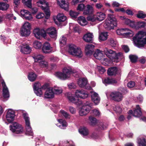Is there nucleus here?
<instances>
[{
    "mask_svg": "<svg viewBox=\"0 0 146 146\" xmlns=\"http://www.w3.org/2000/svg\"><path fill=\"white\" fill-rule=\"evenodd\" d=\"M53 92H54L56 94H59L62 92V90L60 88H52Z\"/></svg>",
    "mask_w": 146,
    "mask_h": 146,
    "instance_id": "52",
    "label": "nucleus"
},
{
    "mask_svg": "<svg viewBox=\"0 0 146 146\" xmlns=\"http://www.w3.org/2000/svg\"><path fill=\"white\" fill-rule=\"evenodd\" d=\"M110 45L112 47L115 46L117 42L115 39L112 38H111L109 40Z\"/></svg>",
    "mask_w": 146,
    "mask_h": 146,
    "instance_id": "48",
    "label": "nucleus"
},
{
    "mask_svg": "<svg viewBox=\"0 0 146 146\" xmlns=\"http://www.w3.org/2000/svg\"><path fill=\"white\" fill-rule=\"evenodd\" d=\"M106 15L105 14L102 12H98L95 15H92V22L96 20L102 21L104 20L105 18Z\"/></svg>",
    "mask_w": 146,
    "mask_h": 146,
    "instance_id": "15",
    "label": "nucleus"
},
{
    "mask_svg": "<svg viewBox=\"0 0 146 146\" xmlns=\"http://www.w3.org/2000/svg\"><path fill=\"white\" fill-rule=\"evenodd\" d=\"M77 83L79 86L80 88L89 90H90L91 89V87L88 83V80L86 78H79L77 81Z\"/></svg>",
    "mask_w": 146,
    "mask_h": 146,
    "instance_id": "8",
    "label": "nucleus"
},
{
    "mask_svg": "<svg viewBox=\"0 0 146 146\" xmlns=\"http://www.w3.org/2000/svg\"><path fill=\"white\" fill-rule=\"evenodd\" d=\"M108 34L107 32L102 33L99 35V39L100 40L104 41L107 39Z\"/></svg>",
    "mask_w": 146,
    "mask_h": 146,
    "instance_id": "39",
    "label": "nucleus"
},
{
    "mask_svg": "<svg viewBox=\"0 0 146 146\" xmlns=\"http://www.w3.org/2000/svg\"><path fill=\"white\" fill-rule=\"evenodd\" d=\"M91 109V103L87 102L84 105L82 108L79 111L80 115L83 116L88 113Z\"/></svg>",
    "mask_w": 146,
    "mask_h": 146,
    "instance_id": "9",
    "label": "nucleus"
},
{
    "mask_svg": "<svg viewBox=\"0 0 146 146\" xmlns=\"http://www.w3.org/2000/svg\"><path fill=\"white\" fill-rule=\"evenodd\" d=\"M36 77V75L35 73L31 72L28 75V78L30 81L33 82L35 80Z\"/></svg>",
    "mask_w": 146,
    "mask_h": 146,
    "instance_id": "35",
    "label": "nucleus"
},
{
    "mask_svg": "<svg viewBox=\"0 0 146 146\" xmlns=\"http://www.w3.org/2000/svg\"><path fill=\"white\" fill-rule=\"evenodd\" d=\"M67 39L64 36L62 37L60 39L59 42L60 44L63 45H65L66 43Z\"/></svg>",
    "mask_w": 146,
    "mask_h": 146,
    "instance_id": "53",
    "label": "nucleus"
},
{
    "mask_svg": "<svg viewBox=\"0 0 146 146\" xmlns=\"http://www.w3.org/2000/svg\"><path fill=\"white\" fill-rule=\"evenodd\" d=\"M65 96L71 102L78 106L82 104V101L78 98H75L70 92H68L65 94Z\"/></svg>",
    "mask_w": 146,
    "mask_h": 146,
    "instance_id": "10",
    "label": "nucleus"
},
{
    "mask_svg": "<svg viewBox=\"0 0 146 146\" xmlns=\"http://www.w3.org/2000/svg\"><path fill=\"white\" fill-rule=\"evenodd\" d=\"M41 43L37 41H35L33 43V46L36 49H39L42 46Z\"/></svg>",
    "mask_w": 146,
    "mask_h": 146,
    "instance_id": "46",
    "label": "nucleus"
},
{
    "mask_svg": "<svg viewBox=\"0 0 146 146\" xmlns=\"http://www.w3.org/2000/svg\"><path fill=\"white\" fill-rule=\"evenodd\" d=\"M39 64L42 68L46 67L48 66V63L45 61H42Z\"/></svg>",
    "mask_w": 146,
    "mask_h": 146,
    "instance_id": "59",
    "label": "nucleus"
},
{
    "mask_svg": "<svg viewBox=\"0 0 146 146\" xmlns=\"http://www.w3.org/2000/svg\"><path fill=\"white\" fill-rule=\"evenodd\" d=\"M83 38L85 42H90L91 41V34L90 33H86L83 36Z\"/></svg>",
    "mask_w": 146,
    "mask_h": 146,
    "instance_id": "34",
    "label": "nucleus"
},
{
    "mask_svg": "<svg viewBox=\"0 0 146 146\" xmlns=\"http://www.w3.org/2000/svg\"><path fill=\"white\" fill-rule=\"evenodd\" d=\"M103 83L105 84L106 85L107 84L116 83L117 81L113 79L107 78H105L104 81H103Z\"/></svg>",
    "mask_w": 146,
    "mask_h": 146,
    "instance_id": "31",
    "label": "nucleus"
},
{
    "mask_svg": "<svg viewBox=\"0 0 146 146\" xmlns=\"http://www.w3.org/2000/svg\"><path fill=\"white\" fill-rule=\"evenodd\" d=\"M117 25V22L116 18L113 15L108 14V19L104 21V26L106 29L110 30L113 29L114 27Z\"/></svg>",
    "mask_w": 146,
    "mask_h": 146,
    "instance_id": "3",
    "label": "nucleus"
},
{
    "mask_svg": "<svg viewBox=\"0 0 146 146\" xmlns=\"http://www.w3.org/2000/svg\"><path fill=\"white\" fill-rule=\"evenodd\" d=\"M40 84L38 82L35 83L33 86V89L35 93L37 96H40L42 94L41 88Z\"/></svg>",
    "mask_w": 146,
    "mask_h": 146,
    "instance_id": "17",
    "label": "nucleus"
},
{
    "mask_svg": "<svg viewBox=\"0 0 146 146\" xmlns=\"http://www.w3.org/2000/svg\"><path fill=\"white\" fill-rule=\"evenodd\" d=\"M46 32V34H47L52 38H56L57 36V32L56 29L53 27L48 28Z\"/></svg>",
    "mask_w": 146,
    "mask_h": 146,
    "instance_id": "16",
    "label": "nucleus"
},
{
    "mask_svg": "<svg viewBox=\"0 0 146 146\" xmlns=\"http://www.w3.org/2000/svg\"><path fill=\"white\" fill-rule=\"evenodd\" d=\"M85 52L86 54L88 56H90L91 55V45H87L85 48Z\"/></svg>",
    "mask_w": 146,
    "mask_h": 146,
    "instance_id": "36",
    "label": "nucleus"
},
{
    "mask_svg": "<svg viewBox=\"0 0 146 146\" xmlns=\"http://www.w3.org/2000/svg\"><path fill=\"white\" fill-rule=\"evenodd\" d=\"M78 131L83 136H86L89 133L88 129L85 127H80Z\"/></svg>",
    "mask_w": 146,
    "mask_h": 146,
    "instance_id": "30",
    "label": "nucleus"
},
{
    "mask_svg": "<svg viewBox=\"0 0 146 146\" xmlns=\"http://www.w3.org/2000/svg\"><path fill=\"white\" fill-rule=\"evenodd\" d=\"M15 116L14 111L11 109H9L6 115V119L10 123L13 121Z\"/></svg>",
    "mask_w": 146,
    "mask_h": 146,
    "instance_id": "22",
    "label": "nucleus"
},
{
    "mask_svg": "<svg viewBox=\"0 0 146 146\" xmlns=\"http://www.w3.org/2000/svg\"><path fill=\"white\" fill-rule=\"evenodd\" d=\"M78 22L81 25L84 26L87 25L88 22L86 18L83 16H80L78 19Z\"/></svg>",
    "mask_w": 146,
    "mask_h": 146,
    "instance_id": "26",
    "label": "nucleus"
},
{
    "mask_svg": "<svg viewBox=\"0 0 146 146\" xmlns=\"http://www.w3.org/2000/svg\"><path fill=\"white\" fill-rule=\"evenodd\" d=\"M32 0H22V2L28 7L31 8L32 7Z\"/></svg>",
    "mask_w": 146,
    "mask_h": 146,
    "instance_id": "47",
    "label": "nucleus"
},
{
    "mask_svg": "<svg viewBox=\"0 0 146 146\" xmlns=\"http://www.w3.org/2000/svg\"><path fill=\"white\" fill-rule=\"evenodd\" d=\"M91 6L89 5H87L86 6L83 4H79L77 7V10L82 11L84 9L83 14L87 16V19L88 21H91Z\"/></svg>",
    "mask_w": 146,
    "mask_h": 146,
    "instance_id": "5",
    "label": "nucleus"
},
{
    "mask_svg": "<svg viewBox=\"0 0 146 146\" xmlns=\"http://www.w3.org/2000/svg\"><path fill=\"white\" fill-rule=\"evenodd\" d=\"M56 19L59 22L61 23L65 21L66 18L63 14L59 13L57 15Z\"/></svg>",
    "mask_w": 146,
    "mask_h": 146,
    "instance_id": "33",
    "label": "nucleus"
},
{
    "mask_svg": "<svg viewBox=\"0 0 146 146\" xmlns=\"http://www.w3.org/2000/svg\"><path fill=\"white\" fill-rule=\"evenodd\" d=\"M96 126L98 127V130H104L107 127V125L103 123L100 122L96 118L92 117V126Z\"/></svg>",
    "mask_w": 146,
    "mask_h": 146,
    "instance_id": "11",
    "label": "nucleus"
},
{
    "mask_svg": "<svg viewBox=\"0 0 146 146\" xmlns=\"http://www.w3.org/2000/svg\"><path fill=\"white\" fill-rule=\"evenodd\" d=\"M31 25L28 22H25L23 24L21 30V34L22 36H26L30 34Z\"/></svg>",
    "mask_w": 146,
    "mask_h": 146,
    "instance_id": "7",
    "label": "nucleus"
},
{
    "mask_svg": "<svg viewBox=\"0 0 146 146\" xmlns=\"http://www.w3.org/2000/svg\"><path fill=\"white\" fill-rule=\"evenodd\" d=\"M135 85V83L133 81H130L128 82L127 84L128 87L129 88H133Z\"/></svg>",
    "mask_w": 146,
    "mask_h": 146,
    "instance_id": "61",
    "label": "nucleus"
},
{
    "mask_svg": "<svg viewBox=\"0 0 146 146\" xmlns=\"http://www.w3.org/2000/svg\"><path fill=\"white\" fill-rule=\"evenodd\" d=\"M60 112L66 118H70V115L67 112L63 110H61Z\"/></svg>",
    "mask_w": 146,
    "mask_h": 146,
    "instance_id": "58",
    "label": "nucleus"
},
{
    "mask_svg": "<svg viewBox=\"0 0 146 146\" xmlns=\"http://www.w3.org/2000/svg\"><path fill=\"white\" fill-rule=\"evenodd\" d=\"M44 16V13H40L36 15V17L37 19H40L43 18Z\"/></svg>",
    "mask_w": 146,
    "mask_h": 146,
    "instance_id": "62",
    "label": "nucleus"
},
{
    "mask_svg": "<svg viewBox=\"0 0 146 146\" xmlns=\"http://www.w3.org/2000/svg\"><path fill=\"white\" fill-rule=\"evenodd\" d=\"M68 52L71 55L79 58H81L83 56L81 49L73 44L69 45Z\"/></svg>",
    "mask_w": 146,
    "mask_h": 146,
    "instance_id": "6",
    "label": "nucleus"
},
{
    "mask_svg": "<svg viewBox=\"0 0 146 146\" xmlns=\"http://www.w3.org/2000/svg\"><path fill=\"white\" fill-rule=\"evenodd\" d=\"M42 8L45 13L46 14L45 18L48 19L50 15V11L48 8L47 7H44L43 6H42Z\"/></svg>",
    "mask_w": 146,
    "mask_h": 146,
    "instance_id": "41",
    "label": "nucleus"
},
{
    "mask_svg": "<svg viewBox=\"0 0 146 146\" xmlns=\"http://www.w3.org/2000/svg\"><path fill=\"white\" fill-rule=\"evenodd\" d=\"M9 5L6 3H0V10H6L9 7Z\"/></svg>",
    "mask_w": 146,
    "mask_h": 146,
    "instance_id": "43",
    "label": "nucleus"
},
{
    "mask_svg": "<svg viewBox=\"0 0 146 146\" xmlns=\"http://www.w3.org/2000/svg\"><path fill=\"white\" fill-rule=\"evenodd\" d=\"M75 94L78 98L85 99L88 97V94L83 90H77L75 92Z\"/></svg>",
    "mask_w": 146,
    "mask_h": 146,
    "instance_id": "18",
    "label": "nucleus"
},
{
    "mask_svg": "<svg viewBox=\"0 0 146 146\" xmlns=\"http://www.w3.org/2000/svg\"><path fill=\"white\" fill-rule=\"evenodd\" d=\"M117 71V68L116 67H111L108 70V74L110 76L115 75L116 74Z\"/></svg>",
    "mask_w": 146,
    "mask_h": 146,
    "instance_id": "32",
    "label": "nucleus"
},
{
    "mask_svg": "<svg viewBox=\"0 0 146 146\" xmlns=\"http://www.w3.org/2000/svg\"><path fill=\"white\" fill-rule=\"evenodd\" d=\"M146 27V23L144 22H137L136 29Z\"/></svg>",
    "mask_w": 146,
    "mask_h": 146,
    "instance_id": "42",
    "label": "nucleus"
},
{
    "mask_svg": "<svg viewBox=\"0 0 146 146\" xmlns=\"http://www.w3.org/2000/svg\"><path fill=\"white\" fill-rule=\"evenodd\" d=\"M20 47L21 52L24 54H29L31 51V48L26 44H23L20 46Z\"/></svg>",
    "mask_w": 146,
    "mask_h": 146,
    "instance_id": "20",
    "label": "nucleus"
},
{
    "mask_svg": "<svg viewBox=\"0 0 146 146\" xmlns=\"http://www.w3.org/2000/svg\"><path fill=\"white\" fill-rule=\"evenodd\" d=\"M137 142L138 146H146V141L145 138H138Z\"/></svg>",
    "mask_w": 146,
    "mask_h": 146,
    "instance_id": "38",
    "label": "nucleus"
},
{
    "mask_svg": "<svg viewBox=\"0 0 146 146\" xmlns=\"http://www.w3.org/2000/svg\"><path fill=\"white\" fill-rule=\"evenodd\" d=\"M141 115V108L139 105H137L136 109L134 111L133 115L135 117H139Z\"/></svg>",
    "mask_w": 146,
    "mask_h": 146,
    "instance_id": "28",
    "label": "nucleus"
},
{
    "mask_svg": "<svg viewBox=\"0 0 146 146\" xmlns=\"http://www.w3.org/2000/svg\"><path fill=\"white\" fill-rule=\"evenodd\" d=\"M26 123V128L27 132H28L30 135L32 136L33 135V133L32 130V128L30 126V122L27 123Z\"/></svg>",
    "mask_w": 146,
    "mask_h": 146,
    "instance_id": "37",
    "label": "nucleus"
},
{
    "mask_svg": "<svg viewBox=\"0 0 146 146\" xmlns=\"http://www.w3.org/2000/svg\"><path fill=\"white\" fill-rule=\"evenodd\" d=\"M52 48L49 42H46L43 45L42 50L43 52L45 53H49L50 51Z\"/></svg>",
    "mask_w": 146,
    "mask_h": 146,
    "instance_id": "25",
    "label": "nucleus"
},
{
    "mask_svg": "<svg viewBox=\"0 0 146 146\" xmlns=\"http://www.w3.org/2000/svg\"><path fill=\"white\" fill-rule=\"evenodd\" d=\"M79 13L72 11H70V16L73 18H76L79 15Z\"/></svg>",
    "mask_w": 146,
    "mask_h": 146,
    "instance_id": "51",
    "label": "nucleus"
},
{
    "mask_svg": "<svg viewBox=\"0 0 146 146\" xmlns=\"http://www.w3.org/2000/svg\"><path fill=\"white\" fill-rule=\"evenodd\" d=\"M100 100V98L98 94L92 89V101L95 105H97L99 103Z\"/></svg>",
    "mask_w": 146,
    "mask_h": 146,
    "instance_id": "19",
    "label": "nucleus"
},
{
    "mask_svg": "<svg viewBox=\"0 0 146 146\" xmlns=\"http://www.w3.org/2000/svg\"><path fill=\"white\" fill-rule=\"evenodd\" d=\"M94 116H98L100 115V112L97 109H94L92 110V114Z\"/></svg>",
    "mask_w": 146,
    "mask_h": 146,
    "instance_id": "60",
    "label": "nucleus"
},
{
    "mask_svg": "<svg viewBox=\"0 0 146 146\" xmlns=\"http://www.w3.org/2000/svg\"><path fill=\"white\" fill-rule=\"evenodd\" d=\"M58 5L62 8L68 11L69 10V3L67 0H58Z\"/></svg>",
    "mask_w": 146,
    "mask_h": 146,
    "instance_id": "21",
    "label": "nucleus"
},
{
    "mask_svg": "<svg viewBox=\"0 0 146 146\" xmlns=\"http://www.w3.org/2000/svg\"><path fill=\"white\" fill-rule=\"evenodd\" d=\"M129 58L131 61L132 62H136L137 59V57L134 55H129Z\"/></svg>",
    "mask_w": 146,
    "mask_h": 146,
    "instance_id": "54",
    "label": "nucleus"
},
{
    "mask_svg": "<svg viewBox=\"0 0 146 146\" xmlns=\"http://www.w3.org/2000/svg\"><path fill=\"white\" fill-rule=\"evenodd\" d=\"M110 96L113 100L117 102L121 101L123 98V96L122 94L118 92H111L110 94Z\"/></svg>",
    "mask_w": 146,
    "mask_h": 146,
    "instance_id": "14",
    "label": "nucleus"
},
{
    "mask_svg": "<svg viewBox=\"0 0 146 146\" xmlns=\"http://www.w3.org/2000/svg\"><path fill=\"white\" fill-rule=\"evenodd\" d=\"M97 69L100 74H103L106 71V70L104 68L101 66H98L97 67Z\"/></svg>",
    "mask_w": 146,
    "mask_h": 146,
    "instance_id": "57",
    "label": "nucleus"
},
{
    "mask_svg": "<svg viewBox=\"0 0 146 146\" xmlns=\"http://www.w3.org/2000/svg\"><path fill=\"white\" fill-rule=\"evenodd\" d=\"M3 87V95L5 98H9V92L8 88L6 86L4 80L1 82Z\"/></svg>",
    "mask_w": 146,
    "mask_h": 146,
    "instance_id": "24",
    "label": "nucleus"
},
{
    "mask_svg": "<svg viewBox=\"0 0 146 146\" xmlns=\"http://www.w3.org/2000/svg\"><path fill=\"white\" fill-rule=\"evenodd\" d=\"M30 12L28 10L23 9L20 11L21 16L23 18H24L26 17V16L28 15L29 14Z\"/></svg>",
    "mask_w": 146,
    "mask_h": 146,
    "instance_id": "45",
    "label": "nucleus"
},
{
    "mask_svg": "<svg viewBox=\"0 0 146 146\" xmlns=\"http://www.w3.org/2000/svg\"><path fill=\"white\" fill-rule=\"evenodd\" d=\"M33 33L35 37L38 39H40L42 37H45L46 36L45 31L43 29H35Z\"/></svg>",
    "mask_w": 146,
    "mask_h": 146,
    "instance_id": "13",
    "label": "nucleus"
},
{
    "mask_svg": "<svg viewBox=\"0 0 146 146\" xmlns=\"http://www.w3.org/2000/svg\"><path fill=\"white\" fill-rule=\"evenodd\" d=\"M31 8L30 11L32 14H35L37 12L38 9L36 7H34Z\"/></svg>",
    "mask_w": 146,
    "mask_h": 146,
    "instance_id": "64",
    "label": "nucleus"
},
{
    "mask_svg": "<svg viewBox=\"0 0 146 146\" xmlns=\"http://www.w3.org/2000/svg\"><path fill=\"white\" fill-rule=\"evenodd\" d=\"M103 52L100 51L99 50H97L94 54V57L97 59L100 60L104 55Z\"/></svg>",
    "mask_w": 146,
    "mask_h": 146,
    "instance_id": "29",
    "label": "nucleus"
},
{
    "mask_svg": "<svg viewBox=\"0 0 146 146\" xmlns=\"http://www.w3.org/2000/svg\"><path fill=\"white\" fill-rule=\"evenodd\" d=\"M104 52L106 56L110 59H117L120 60L123 58V54L121 52L117 53L115 51L111 49L105 48Z\"/></svg>",
    "mask_w": 146,
    "mask_h": 146,
    "instance_id": "2",
    "label": "nucleus"
},
{
    "mask_svg": "<svg viewBox=\"0 0 146 146\" xmlns=\"http://www.w3.org/2000/svg\"><path fill=\"white\" fill-rule=\"evenodd\" d=\"M114 111L117 113H120L121 112L122 109L119 106H117L113 108Z\"/></svg>",
    "mask_w": 146,
    "mask_h": 146,
    "instance_id": "55",
    "label": "nucleus"
},
{
    "mask_svg": "<svg viewBox=\"0 0 146 146\" xmlns=\"http://www.w3.org/2000/svg\"><path fill=\"white\" fill-rule=\"evenodd\" d=\"M58 121L59 122L60 124L61 125H60L59 127H61L62 126L61 128L62 129H64V127H66L67 126V123L66 121L62 119H58Z\"/></svg>",
    "mask_w": 146,
    "mask_h": 146,
    "instance_id": "40",
    "label": "nucleus"
},
{
    "mask_svg": "<svg viewBox=\"0 0 146 146\" xmlns=\"http://www.w3.org/2000/svg\"><path fill=\"white\" fill-rule=\"evenodd\" d=\"M10 130L13 133L17 134L22 133L23 129L21 125L18 123L15 122L12 125L10 126Z\"/></svg>",
    "mask_w": 146,
    "mask_h": 146,
    "instance_id": "12",
    "label": "nucleus"
},
{
    "mask_svg": "<svg viewBox=\"0 0 146 146\" xmlns=\"http://www.w3.org/2000/svg\"><path fill=\"white\" fill-rule=\"evenodd\" d=\"M125 29H118L117 30L116 32L118 35H122L124 36Z\"/></svg>",
    "mask_w": 146,
    "mask_h": 146,
    "instance_id": "50",
    "label": "nucleus"
},
{
    "mask_svg": "<svg viewBox=\"0 0 146 146\" xmlns=\"http://www.w3.org/2000/svg\"><path fill=\"white\" fill-rule=\"evenodd\" d=\"M23 116L25 120V123H27H27L30 122L29 118L27 113L25 112L23 113Z\"/></svg>",
    "mask_w": 146,
    "mask_h": 146,
    "instance_id": "56",
    "label": "nucleus"
},
{
    "mask_svg": "<svg viewBox=\"0 0 146 146\" xmlns=\"http://www.w3.org/2000/svg\"><path fill=\"white\" fill-rule=\"evenodd\" d=\"M137 17L139 18H144L146 17V14L142 11H139L137 14Z\"/></svg>",
    "mask_w": 146,
    "mask_h": 146,
    "instance_id": "49",
    "label": "nucleus"
},
{
    "mask_svg": "<svg viewBox=\"0 0 146 146\" xmlns=\"http://www.w3.org/2000/svg\"><path fill=\"white\" fill-rule=\"evenodd\" d=\"M54 93L52 90V88H50L47 89L44 94V98H51L54 97Z\"/></svg>",
    "mask_w": 146,
    "mask_h": 146,
    "instance_id": "23",
    "label": "nucleus"
},
{
    "mask_svg": "<svg viewBox=\"0 0 146 146\" xmlns=\"http://www.w3.org/2000/svg\"><path fill=\"white\" fill-rule=\"evenodd\" d=\"M33 57L35 59V61L37 62L42 59L44 57L42 55L35 54L33 56Z\"/></svg>",
    "mask_w": 146,
    "mask_h": 146,
    "instance_id": "44",
    "label": "nucleus"
},
{
    "mask_svg": "<svg viewBox=\"0 0 146 146\" xmlns=\"http://www.w3.org/2000/svg\"><path fill=\"white\" fill-rule=\"evenodd\" d=\"M74 73L72 71L71 68H65L63 70L62 72H57L55 75L60 79L65 80L69 78L71 75L73 74Z\"/></svg>",
    "mask_w": 146,
    "mask_h": 146,
    "instance_id": "4",
    "label": "nucleus"
},
{
    "mask_svg": "<svg viewBox=\"0 0 146 146\" xmlns=\"http://www.w3.org/2000/svg\"><path fill=\"white\" fill-rule=\"evenodd\" d=\"M136 24L137 22L131 21L129 26L132 28L136 29Z\"/></svg>",
    "mask_w": 146,
    "mask_h": 146,
    "instance_id": "63",
    "label": "nucleus"
},
{
    "mask_svg": "<svg viewBox=\"0 0 146 146\" xmlns=\"http://www.w3.org/2000/svg\"><path fill=\"white\" fill-rule=\"evenodd\" d=\"M133 40L135 45L139 48L143 47L146 44V32H139L133 38Z\"/></svg>",
    "mask_w": 146,
    "mask_h": 146,
    "instance_id": "1",
    "label": "nucleus"
},
{
    "mask_svg": "<svg viewBox=\"0 0 146 146\" xmlns=\"http://www.w3.org/2000/svg\"><path fill=\"white\" fill-rule=\"evenodd\" d=\"M124 37L127 38H130L133 37L134 35V32L128 29H125Z\"/></svg>",
    "mask_w": 146,
    "mask_h": 146,
    "instance_id": "27",
    "label": "nucleus"
}]
</instances>
